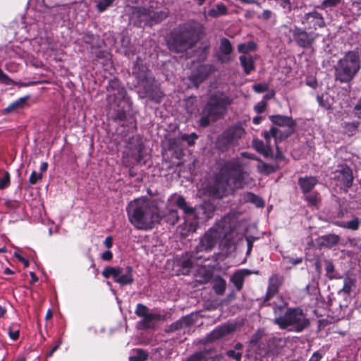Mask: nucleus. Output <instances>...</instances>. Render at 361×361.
I'll return each instance as SVG.
<instances>
[{"label":"nucleus","mask_w":361,"mask_h":361,"mask_svg":"<svg viewBox=\"0 0 361 361\" xmlns=\"http://www.w3.org/2000/svg\"><path fill=\"white\" fill-rule=\"evenodd\" d=\"M247 176L238 159L226 161L215 173L213 181L209 185V192L214 196L221 198L236 189L243 188L247 183Z\"/></svg>","instance_id":"nucleus-1"},{"label":"nucleus","mask_w":361,"mask_h":361,"mask_svg":"<svg viewBox=\"0 0 361 361\" xmlns=\"http://www.w3.org/2000/svg\"><path fill=\"white\" fill-rule=\"evenodd\" d=\"M127 214L130 224L137 230H151L163 218L157 203L139 198L130 202L127 207Z\"/></svg>","instance_id":"nucleus-2"},{"label":"nucleus","mask_w":361,"mask_h":361,"mask_svg":"<svg viewBox=\"0 0 361 361\" xmlns=\"http://www.w3.org/2000/svg\"><path fill=\"white\" fill-rule=\"evenodd\" d=\"M273 310L274 323L281 329L300 332L310 324L302 310L287 308V303L281 298H277V301L274 302Z\"/></svg>","instance_id":"nucleus-3"},{"label":"nucleus","mask_w":361,"mask_h":361,"mask_svg":"<svg viewBox=\"0 0 361 361\" xmlns=\"http://www.w3.org/2000/svg\"><path fill=\"white\" fill-rule=\"evenodd\" d=\"M229 223L228 218H224L221 222L209 228L200 238L199 244L195 247L200 254L202 252L210 251L221 240V246L229 250L234 245L232 239L233 231L226 228Z\"/></svg>","instance_id":"nucleus-4"},{"label":"nucleus","mask_w":361,"mask_h":361,"mask_svg":"<svg viewBox=\"0 0 361 361\" xmlns=\"http://www.w3.org/2000/svg\"><path fill=\"white\" fill-rule=\"evenodd\" d=\"M169 201L183 211L185 215V224L188 227V232L190 233L196 231L199 219L212 218L214 210V207L209 203H204L198 207H192L188 204L183 196L176 194L171 195Z\"/></svg>","instance_id":"nucleus-5"},{"label":"nucleus","mask_w":361,"mask_h":361,"mask_svg":"<svg viewBox=\"0 0 361 361\" xmlns=\"http://www.w3.org/2000/svg\"><path fill=\"white\" fill-rule=\"evenodd\" d=\"M360 68V60L357 52H347L335 66V78L341 83L350 82Z\"/></svg>","instance_id":"nucleus-6"},{"label":"nucleus","mask_w":361,"mask_h":361,"mask_svg":"<svg viewBox=\"0 0 361 361\" xmlns=\"http://www.w3.org/2000/svg\"><path fill=\"white\" fill-rule=\"evenodd\" d=\"M231 103L229 97L226 96L212 95L202 112L201 126L206 127L211 122L220 118L226 112V107Z\"/></svg>","instance_id":"nucleus-7"},{"label":"nucleus","mask_w":361,"mask_h":361,"mask_svg":"<svg viewBox=\"0 0 361 361\" xmlns=\"http://www.w3.org/2000/svg\"><path fill=\"white\" fill-rule=\"evenodd\" d=\"M200 29L197 26H188L182 29L169 42L170 50L183 53L192 48L200 39Z\"/></svg>","instance_id":"nucleus-8"},{"label":"nucleus","mask_w":361,"mask_h":361,"mask_svg":"<svg viewBox=\"0 0 361 361\" xmlns=\"http://www.w3.org/2000/svg\"><path fill=\"white\" fill-rule=\"evenodd\" d=\"M133 74L137 80V85L145 90V96L157 102H160L163 94L157 90L154 79L150 75L147 67L137 63L133 67Z\"/></svg>","instance_id":"nucleus-9"},{"label":"nucleus","mask_w":361,"mask_h":361,"mask_svg":"<svg viewBox=\"0 0 361 361\" xmlns=\"http://www.w3.org/2000/svg\"><path fill=\"white\" fill-rule=\"evenodd\" d=\"M269 118L274 124L281 127H287L288 128L283 133L280 129L272 127L269 131L264 132V137L267 140V143H269L271 137H274L276 142L278 140H282L288 137L294 132L296 123L291 117L282 115H272Z\"/></svg>","instance_id":"nucleus-10"},{"label":"nucleus","mask_w":361,"mask_h":361,"mask_svg":"<svg viewBox=\"0 0 361 361\" xmlns=\"http://www.w3.org/2000/svg\"><path fill=\"white\" fill-rule=\"evenodd\" d=\"M245 135V130L243 127L235 125L226 130L218 138L217 147L222 151L228 147L235 145Z\"/></svg>","instance_id":"nucleus-11"},{"label":"nucleus","mask_w":361,"mask_h":361,"mask_svg":"<svg viewBox=\"0 0 361 361\" xmlns=\"http://www.w3.org/2000/svg\"><path fill=\"white\" fill-rule=\"evenodd\" d=\"M102 275L105 278L112 276L114 281L121 286L130 285L134 281L131 267L126 268L106 267L102 271Z\"/></svg>","instance_id":"nucleus-12"},{"label":"nucleus","mask_w":361,"mask_h":361,"mask_svg":"<svg viewBox=\"0 0 361 361\" xmlns=\"http://www.w3.org/2000/svg\"><path fill=\"white\" fill-rule=\"evenodd\" d=\"M135 313L137 316L142 318L140 324L144 329H154L157 322H164L167 319L166 315L149 312L148 307L141 303L137 305Z\"/></svg>","instance_id":"nucleus-13"},{"label":"nucleus","mask_w":361,"mask_h":361,"mask_svg":"<svg viewBox=\"0 0 361 361\" xmlns=\"http://www.w3.org/2000/svg\"><path fill=\"white\" fill-rule=\"evenodd\" d=\"M293 36L299 47L310 48L314 43L317 35L312 32H307L302 28L295 27L293 30Z\"/></svg>","instance_id":"nucleus-14"},{"label":"nucleus","mask_w":361,"mask_h":361,"mask_svg":"<svg viewBox=\"0 0 361 361\" xmlns=\"http://www.w3.org/2000/svg\"><path fill=\"white\" fill-rule=\"evenodd\" d=\"M334 178L341 183L345 190L352 187L353 175L352 169L346 165H340L334 172Z\"/></svg>","instance_id":"nucleus-15"},{"label":"nucleus","mask_w":361,"mask_h":361,"mask_svg":"<svg viewBox=\"0 0 361 361\" xmlns=\"http://www.w3.org/2000/svg\"><path fill=\"white\" fill-rule=\"evenodd\" d=\"M235 329V325L232 324H225L214 329L209 333L206 340L208 342H213L214 341L224 338L225 336L232 334Z\"/></svg>","instance_id":"nucleus-16"},{"label":"nucleus","mask_w":361,"mask_h":361,"mask_svg":"<svg viewBox=\"0 0 361 361\" xmlns=\"http://www.w3.org/2000/svg\"><path fill=\"white\" fill-rule=\"evenodd\" d=\"M301 23L307 25L310 29L314 30H317L318 27H323L325 25L322 16L317 11L305 14L301 19Z\"/></svg>","instance_id":"nucleus-17"},{"label":"nucleus","mask_w":361,"mask_h":361,"mask_svg":"<svg viewBox=\"0 0 361 361\" xmlns=\"http://www.w3.org/2000/svg\"><path fill=\"white\" fill-rule=\"evenodd\" d=\"M209 73L210 68L207 66L200 65L192 72L189 79L195 86L198 87L201 82L207 79Z\"/></svg>","instance_id":"nucleus-18"},{"label":"nucleus","mask_w":361,"mask_h":361,"mask_svg":"<svg viewBox=\"0 0 361 361\" xmlns=\"http://www.w3.org/2000/svg\"><path fill=\"white\" fill-rule=\"evenodd\" d=\"M281 284V280L278 275H272L269 279V286L265 295L264 302L271 299L277 293L279 288Z\"/></svg>","instance_id":"nucleus-19"},{"label":"nucleus","mask_w":361,"mask_h":361,"mask_svg":"<svg viewBox=\"0 0 361 361\" xmlns=\"http://www.w3.org/2000/svg\"><path fill=\"white\" fill-rule=\"evenodd\" d=\"M202 258H204V256L197 252L196 249L195 248L190 256L186 254L185 256L183 257V258L180 260L179 263L181 267L187 269L188 271L189 269L193 267L196 260L201 259Z\"/></svg>","instance_id":"nucleus-20"},{"label":"nucleus","mask_w":361,"mask_h":361,"mask_svg":"<svg viewBox=\"0 0 361 361\" xmlns=\"http://www.w3.org/2000/svg\"><path fill=\"white\" fill-rule=\"evenodd\" d=\"M318 183L317 178L314 176H305L298 179V185L303 193L310 192Z\"/></svg>","instance_id":"nucleus-21"},{"label":"nucleus","mask_w":361,"mask_h":361,"mask_svg":"<svg viewBox=\"0 0 361 361\" xmlns=\"http://www.w3.org/2000/svg\"><path fill=\"white\" fill-rule=\"evenodd\" d=\"M197 138V136L195 133H192L190 135L184 134L182 135L180 138H175L173 140L170 141L169 148L171 149H174L176 147H179L178 143L180 140L186 141L188 145L192 146L195 144V140Z\"/></svg>","instance_id":"nucleus-22"},{"label":"nucleus","mask_w":361,"mask_h":361,"mask_svg":"<svg viewBox=\"0 0 361 361\" xmlns=\"http://www.w3.org/2000/svg\"><path fill=\"white\" fill-rule=\"evenodd\" d=\"M250 274V271L249 270L243 269L235 272L231 276V281L234 284L237 290H240L242 289L244 278Z\"/></svg>","instance_id":"nucleus-23"},{"label":"nucleus","mask_w":361,"mask_h":361,"mask_svg":"<svg viewBox=\"0 0 361 361\" xmlns=\"http://www.w3.org/2000/svg\"><path fill=\"white\" fill-rule=\"evenodd\" d=\"M239 60L245 74L248 75L255 70L254 59L250 55H241Z\"/></svg>","instance_id":"nucleus-24"},{"label":"nucleus","mask_w":361,"mask_h":361,"mask_svg":"<svg viewBox=\"0 0 361 361\" xmlns=\"http://www.w3.org/2000/svg\"><path fill=\"white\" fill-rule=\"evenodd\" d=\"M189 326L188 319L183 317L176 321L165 329L166 333H172L179 329L188 327Z\"/></svg>","instance_id":"nucleus-25"},{"label":"nucleus","mask_w":361,"mask_h":361,"mask_svg":"<svg viewBox=\"0 0 361 361\" xmlns=\"http://www.w3.org/2000/svg\"><path fill=\"white\" fill-rule=\"evenodd\" d=\"M243 200L246 202H251L257 207H263L264 202L262 197L252 192H245L243 195Z\"/></svg>","instance_id":"nucleus-26"},{"label":"nucleus","mask_w":361,"mask_h":361,"mask_svg":"<svg viewBox=\"0 0 361 361\" xmlns=\"http://www.w3.org/2000/svg\"><path fill=\"white\" fill-rule=\"evenodd\" d=\"M265 140H267L265 139ZM270 140L271 139L269 143L266 141L265 145L262 140L256 139L253 140V146L257 152L267 157L271 153Z\"/></svg>","instance_id":"nucleus-27"},{"label":"nucleus","mask_w":361,"mask_h":361,"mask_svg":"<svg viewBox=\"0 0 361 361\" xmlns=\"http://www.w3.org/2000/svg\"><path fill=\"white\" fill-rule=\"evenodd\" d=\"M29 99V96L20 97L16 101L12 102L8 107L4 109V112L8 114L15 111L18 109H23Z\"/></svg>","instance_id":"nucleus-28"},{"label":"nucleus","mask_w":361,"mask_h":361,"mask_svg":"<svg viewBox=\"0 0 361 361\" xmlns=\"http://www.w3.org/2000/svg\"><path fill=\"white\" fill-rule=\"evenodd\" d=\"M212 288L216 295H221L225 292L226 282L223 278L217 276L214 279Z\"/></svg>","instance_id":"nucleus-29"},{"label":"nucleus","mask_w":361,"mask_h":361,"mask_svg":"<svg viewBox=\"0 0 361 361\" xmlns=\"http://www.w3.org/2000/svg\"><path fill=\"white\" fill-rule=\"evenodd\" d=\"M227 13V8L223 4H216L208 11V15L212 18H218Z\"/></svg>","instance_id":"nucleus-30"},{"label":"nucleus","mask_w":361,"mask_h":361,"mask_svg":"<svg viewBox=\"0 0 361 361\" xmlns=\"http://www.w3.org/2000/svg\"><path fill=\"white\" fill-rule=\"evenodd\" d=\"M257 160L259 161V164L257 165V169L259 172L262 173L269 174L276 171L277 169V168L273 165L266 164L258 159Z\"/></svg>","instance_id":"nucleus-31"},{"label":"nucleus","mask_w":361,"mask_h":361,"mask_svg":"<svg viewBox=\"0 0 361 361\" xmlns=\"http://www.w3.org/2000/svg\"><path fill=\"white\" fill-rule=\"evenodd\" d=\"M360 222L358 218H355L351 221L347 222H338L336 225L340 227L348 228L352 231H356L358 229Z\"/></svg>","instance_id":"nucleus-32"},{"label":"nucleus","mask_w":361,"mask_h":361,"mask_svg":"<svg viewBox=\"0 0 361 361\" xmlns=\"http://www.w3.org/2000/svg\"><path fill=\"white\" fill-rule=\"evenodd\" d=\"M322 244L327 247H332L338 244L339 241V236L335 234H329L324 235L322 238Z\"/></svg>","instance_id":"nucleus-33"},{"label":"nucleus","mask_w":361,"mask_h":361,"mask_svg":"<svg viewBox=\"0 0 361 361\" xmlns=\"http://www.w3.org/2000/svg\"><path fill=\"white\" fill-rule=\"evenodd\" d=\"M186 361H214L212 357H208V353L207 352H198L190 357L188 358Z\"/></svg>","instance_id":"nucleus-34"},{"label":"nucleus","mask_w":361,"mask_h":361,"mask_svg":"<svg viewBox=\"0 0 361 361\" xmlns=\"http://www.w3.org/2000/svg\"><path fill=\"white\" fill-rule=\"evenodd\" d=\"M219 50L224 55H229L232 52L233 48L228 39L223 38L221 39Z\"/></svg>","instance_id":"nucleus-35"},{"label":"nucleus","mask_w":361,"mask_h":361,"mask_svg":"<svg viewBox=\"0 0 361 361\" xmlns=\"http://www.w3.org/2000/svg\"><path fill=\"white\" fill-rule=\"evenodd\" d=\"M148 357V354L142 349H136L135 354L130 356V361H145Z\"/></svg>","instance_id":"nucleus-36"},{"label":"nucleus","mask_w":361,"mask_h":361,"mask_svg":"<svg viewBox=\"0 0 361 361\" xmlns=\"http://www.w3.org/2000/svg\"><path fill=\"white\" fill-rule=\"evenodd\" d=\"M256 49V44L253 42H249L247 43L240 44L238 46V51L240 53L247 54L250 51L255 50Z\"/></svg>","instance_id":"nucleus-37"},{"label":"nucleus","mask_w":361,"mask_h":361,"mask_svg":"<svg viewBox=\"0 0 361 361\" xmlns=\"http://www.w3.org/2000/svg\"><path fill=\"white\" fill-rule=\"evenodd\" d=\"M166 222L170 225L176 224L179 220V216L178 212L174 209H171L169 212V214L165 216Z\"/></svg>","instance_id":"nucleus-38"},{"label":"nucleus","mask_w":361,"mask_h":361,"mask_svg":"<svg viewBox=\"0 0 361 361\" xmlns=\"http://www.w3.org/2000/svg\"><path fill=\"white\" fill-rule=\"evenodd\" d=\"M169 16V12L167 11H160L157 12H154L153 15L151 16V18L154 22H160L164 20Z\"/></svg>","instance_id":"nucleus-39"},{"label":"nucleus","mask_w":361,"mask_h":361,"mask_svg":"<svg viewBox=\"0 0 361 361\" xmlns=\"http://www.w3.org/2000/svg\"><path fill=\"white\" fill-rule=\"evenodd\" d=\"M324 262L326 270V275L328 278L332 279L334 278V266L330 260L325 259Z\"/></svg>","instance_id":"nucleus-40"},{"label":"nucleus","mask_w":361,"mask_h":361,"mask_svg":"<svg viewBox=\"0 0 361 361\" xmlns=\"http://www.w3.org/2000/svg\"><path fill=\"white\" fill-rule=\"evenodd\" d=\"M284 10L286 13H289L292 11L290 0H274Z\"/></svg>","instance_id":"nucleus-41"},{"label":"nucleus","mask_w":361,"mask_h":361,"mask_svg":"<svg viewBox=\"0 0 361 361\" xmlns=\"http://www.w3.org/2000/svg\"><path fill=\"white\" fill-rule=\"evenodd\" d=\"M114 0H101L97 4V9L99 12L104 11L109 6H110Z\"/></svg>","instance_id":"nucleus-42"},{"label":"nucleus","mask_w":361,"mask_h":361,"mask_svg":"<svg viewBox=\"0 0 361 361\" xmlns=\"http://www.w3.org/2000/svg\"><path fill=\"white\" fill-rule=\"evenodd\" d=\"M353 286L354 281L352 279L347 278L344 280L343 287L341 290V291L346 294H349L352 291V288Z\"/></svg>","instance_id":"nucleus-43"},{"label":"nucleus","mask_w":361,"mask_h":361,"mask_svg":"<svg viewBox=\"0 0 361 361\" xmlns=\"http://www.w3.org/2000/svg\"><path fill=\"white\" fill-rule=\"evenodd\" d=\"M42 178V173H37L33 171L30 176L29 182L32 185L36 184L39 180Z\"/></svg>","instance_id":"nucleus-44"},{"label":"nucleus","mask_w":361,"mask_h":361,"mask_svg":"<svg viewBox=\"0 0 361 361\" xmlns=\"http://www.w3.org/2000/svg\"><path fill=\"white\" fill-rule=\"evenodd\" d=\"M10 182V175L8 172H5L4 176L0 178V189L6 188Z\"/></svg>","instance_id":"nucleus-45"},{"label":"nucleus","mask_w":361,"mask_h":361,"mask_svg":"<svg viewBox=\"0 0 361 361\" xmlns=\"http://www.w3.org/2000/svg\"><path fill=\"white\" fill-rule=\"evenodd\" d=\"M340 1L341 0H324L322 4L321 8H326L336 6L340 3Z\"/></svg>","instance_id":"nucleus-46"},{"label":"nucleus","mask_w":361,"mask_h":361,"mask_svg":"<svg viewBox=\"0 0 361 361\" xmlns=\"http://www.w3.org/2000/svg\"><path fill=\"white\" fill-rule=\"evenodd\" d=\"M269 86L266 83H259L253 86V90L257 93L264 92L267 91Z\"/></svg>","instance_id":"nucleus-47"},{"label":"nucleus","mask_w":361,"mask_h":361,"mask_svg":"<svg viewBox=\"0 0 361 361\" xmlns=\"http://www.w3.org/2000/svg\"><path fill=\"white\" fill-rule=\"evenodd\" d=\"M359 125H360V123L357 121L347 123L345 124V128L348 132H350L353 134L357 130Z\"/></svg>","instance_id":"nucleus-48"},{"label":"nucleus","mask_w":361,"mask_h":361,"mask_svg":"<svg viewBox=\"0 0 361 361\" xmlns=\"http://www.w3.org/2000/svg\"><path fill=\"white\" fill-rule=\"evenodd\" d=\"M142 145L139 143L135 149V152L133 151L131 152V155L133 156L137 161H140L142 159Z\"/></svg>","instance_id":"nucleus-49"},{"label":"nucleus","mask_w":361,"mask_h":361,"mask_svg":"<svg viewBox=\"0 0 361 361\" xmlns=\"http://www.w3.org/2000/svg\"><path fill=\"white\" fill-rule=\"evenodd\" d=\"M226 355L229 357L235 359L236 361H240L242 357L241 353L236 352L235 350H229L227 351Z\"/></svg>","instance_id":"nucleus-50"},{"label":"nucleus","mask_w":361,"mask_h":361,"mask_svg":"<svg viewBox=\"0 0 361 361\" xmlns=\"http://www.w3.org/2000/svg\"><path fill=\"white\" fill-rule=\"evenodd\" d=\"M266 106V102L262 100L255 106L254 109L257 114H261L265 111Z\"/></svg>","instance_id":"nucleus-51"},{"label":"nucleus","mask_w":361,"mask_h":361,"mask_svg":"<svg viewBox=\"0 0 361 361\" xmlns=\"http://www.w3.org/2000/svg\"><path fill=\"white\" fill-rule=\"evenodd\" d=\"M306 200L312 205H316L318 202L317 194H310L306 196Z\"/></svg>","instance_id":"nucleus-52"},{"label":"nucleus","mask_w":361,"mask_h":361,"mask_svg":"<svg viewBox=\"0 0 361 361\" xmlns=\"http://www.w3.org/2000/svg\"><path fill=\"white\" fill-rule=\"evenodd\" d=\"M354 112L355 116L358 118L361 119V97L360 98V99L358 100V102H357L354 107Z\"/></svg>","instance_id":"nucleus-53"},{"label":"nucleus","mask_w":361,"mask_h":361,"mask_svg":"<svg viewBox=\"0 0 361 361\" xmlns=\"http://www.w3.org/2000/svg\"><path fill=\"white\" fill-rule=\"evenodd\" d=\"M273 15V12L271 10L267 9L262 12V15L259 16V18L265 20H268L272 17Z\"/></svg>","instance_id":"nucleus-54"},{"label":"nucleus","mask_w":361,"mask_h":361,"mask_svg":"<svg viewBox=\"0 0 361 361\" xmlns=\"http://www.w3.org/2000/svg\"><path fill=\"white\" fill-rule=\"evenodd\" d=\"M352 8L357 11H361V0H350Z\"/></svg>","instance_id":"nucleus-55"},{"label":"nucleus","mask_w":361,"mask_h":361,"mask_svg":"<svg viewBox=\"0 0 361 361\" xmlns=\"http://www.w3.org/2000/svg\"><path fill=\"white\" fill-rule=\"evenodd\" d=\"M286 259L293 265L299 264L302 262V257L293 258L290 257H286Z\"/></svg>","instance_id":"nucleus-56"},{"label":"nucleus","mask_w":361,"mask_h":361,"mask_svg":"<svg viewBox=\"0 0 361 361\" xmlns=\"http://www.w3.org/2000/svg\"><path fill=\"white\" fill-rule=\"evenodd\" d=\"M9 336L13 340H17L19 337V330L13 331L12 328L8 329Z\"/></svg>","instance_id":"nucleus-57"},{"label":"nucleus","mask_w":361,"mask_h":361,"mask_svg":"<svg viewBox=\"0 0 361 361\" xmlns=\"http://www.w3.org/2000/svg\"><path fill=\"white\" fill-rule=\"evenodd\" d=\"M322 355L319 351L314 352L308 361H320Z\"/></svg>","instance_id":"nucleus-58"},{"label":"nucleus","mask_w":361,"mask_h":361,"mask_svg":"<svg viewBox=\"0 0 361 361\" xmlns=\"http://www.w3.org/2000/svg\"><path fill=\"white\" fill-rule=\"evenodd\" d=\"M112 257H113L112 252L109 250L104 252L102 255V258L104 261H109L112 259Z\"/></svg>","instance_id":"nucleus-59"},{"label":"nucleus","mask_w":361,"mask_h":361,"mask_svg":"<svg viewBox=\"0 0 361 361\" xmlns=\"http://www.w3.org/2000/svg\"><path fill=\"white\" fill-rule=\"evenodd\" d=\"M247 254L249 255L252 250V246H253V242L251 238H247Z\"/></svg>","instance_id":"nucleus-60"},{"label":"nucleus","mask_w":361,"mask_h":361,"mask_svg":"<svg viewBox=\"0 0 361 361\" xmlns=\"http://www.w3.org/2000/svg\"><path fill=\"white\" fill-rule=\"evenodd\" d=\"M112 238L111 236H108L104 240V245L107 248H110L112 246Z\"/></svg>","instance_id":"nucleus-61"},{"label":"nucleus","mask_w":361,"mask_h":361,"mask_svg":"<svg viewBox=\"0 0 361 361\" xmlns=\"http://www.w3.org/2000/svg\"><path fill=\"white\" fill-rule=\"evenodd\" d=\"M126 92L123 88H118V98L124 99Z\"/></svg>","instance_id":"nucleus-62"},{"label":"nucleus","mask_w":361,"mask_h":361,"mask_svg":"<svg viewBox=\"0 0 361 361\" xmlns=\"http://www.w3.org/2000/svg\"><path fill=\"white\" fill-rule=\"evenodd\" d=\"M61 343V340H59L58 343L51 349L50 352L48 353V356H51L54 354V353L59 348Z\"/></svg>","instance_id":"nucleus-63"},{"label":"nucleus","mask_w":361,"mask_h":361,"mask_svg":"<svg viewBox=\"0 0 361 361\" xmlns=\"http://www.w3.org/2000/svg\"><path fill=\"white\" fill-rule=\"evenodd\" d=\"M317 100L320 106L327 108V106L326 105L322 96L318 95L317 97Z\"/></svg>","instance_id":"nucleus-64"}]
</instances>
